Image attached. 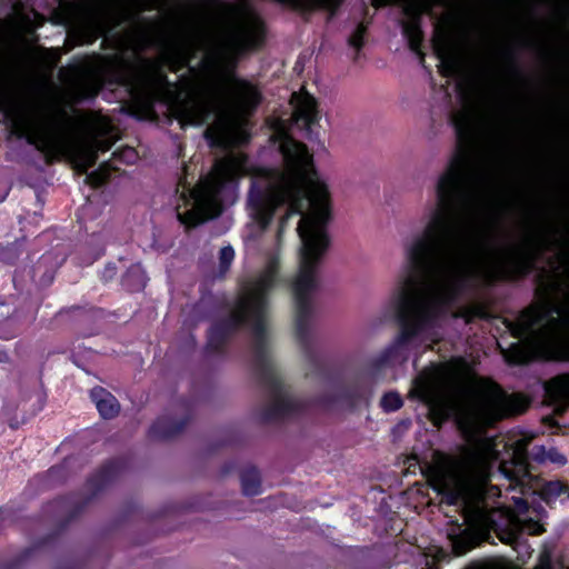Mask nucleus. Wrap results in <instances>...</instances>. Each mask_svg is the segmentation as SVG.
I'll use <instances>...</instances> for the list:
<instances>
[{
  "label": "nucleus",
  "instance_id": "8",
  "mask_svg": "<svg viewBox=\"0 0 569 569\" xmlns=\"http://www.w3.org/2000/svg\"><path fill=\"white\" fill-rule=\"evenodd\" d=\"M276 266L270 264L241 298L236 317L238 320L260 321L267 312L268 292L274 283Z\"/></svg>",
  "mask_w": 569,
  "mask_h": 569
},
{
  "label": "nucleus",
  "instance_id": "9",
  "mask_svg": "<svg viewBox=\"0 0 569 569\" xmlns=\"http://www.w3.org/2000/svg\"><path fill=\"white\" fill-rule=\"evenodd\" d=\"M500 472L519 483L523 482V479L529 476L527 456L523 442H518L512 449L511 461H503L500 465Z\"/></svg>",
  "mask_w": 569,
  "mask_h": 569
},
{
  "label": "nucleus",
  "instance_id": "4",
  "mask_svg": "<svg viewBox=\"0 0 569 569\" xmlns=\"http://www.w3.org/2000/svg\"><path fill=\"white\" fill-rule=\"evenodd\" d=\"M272 138L279 143L282 169H256L248 197V211L261 229L273 214L286 210L284 220L300 213L298 233L301 240L298 274L293 293L298 300L309 293L317 283V264L328 247L326 223L330 214V187L313 167L312 156L306 146L291 139L286 124L277 121Z\"/></svg>",
  "mask_w": 569,
  "mask_h": 569
},
{
  "label": "nucleus",
  "instance_id": "10",
  "mask_svg": "<svg viewBox=\"0 0 569 569\" xmlns=\"http://www.w3.org/2000/svg\"><path fill=\"white\" fill-rule=\"evenodd\" d=\"M290 101L293 107V117L296 120H302L306 124H310L316 120V100L308 92L300 91L293 93Z\"/></svg>",
  "mask_w": 569,
  "mask_h": 569
},
{
  "label": "nucleus",
  "instance_id": "15",
  "mask_svg": "<svg viewBox=\"0 0 569 569\" xmlns=\"http://www.w3.org/2000/svg\"><path fill=\"white\" fill-rule=\"evenodd\" d=\"M366 32V28L363 24H359L352 36L349 39V43L356 49H360L363 43V36Z\"/></svg>",
  "mask_w": 569,
  "mask_h": 569
},
{
  "label": "nucleus",
  "instance_id": "1",
  "mask_svg": "<svg viewBox=\"0 0 569 569\" xmlns=\"http://www.w3.org/2000/svg\"><path fill=\"white\" fill-rule=\"evenodd\" d=\"M459 149L433 184V203L421 233L403 247V263L390 306L401 332L390 349L398 352L429 330L438 305L456 297L475 277H489L511 264L519 248L480 242L488 207V179L475 154L483 127L481 110L466 103L453 118Z\"/></svg>",
  "mask_w": 569,
  "mask_h": 569
},
{
  "label": "nucleus",
  "instance_id": "24",
  "mask_svg": "<svg viewBox=\"0 0 569 569\" xmlns=\"http://www.w3.org/2000/svg\"><path fill=\"white\" fill-rule=\"evenodd\" d=\"M556 461H559V462H563L565 461V458L563 457H559V459H555Z\"/></svg>",
  "mask_w": 569,
  "mask_h": 569
},
{
  "label": "nucleus",
  "instance_id": "22",
  "mask_svg": "<svg viewBox=\"0 0 569 569\" xmlns=\"http://www.w3.org/2000/svg\"><path fill=\"white\" fill-rule=\"evenodd\" d=\"M90 180H92V182H93L94 184H98V183H101V182H102V179H100V180H96L94 174H91V176H90Z\"/></svg>",
  "mask_w": 569,
  "mask_h": 569
},
{
  "label": "nucleus",
  "instance_id": "2",
  "mask_svg": "<svg viewBox=\"0 0 569 569\" xmlns=\"http://www.w3.org/2000/svg\"><path fill=\"white\" fill-rule=\"evenodd\" d=\"M413 392L429 405L435 423L455 416L469 441L458 457L435 453L428 480L447 503H461L469 530L477 539H485L497 526L498 512H489L481 500L490 463L498 455L496 442L479 433L498 419L522 412L528 401L506 395L491 381L469 379L465 363L459 360L425 371Z\"/></svg>",
  "mask_w": 569,
  "mask_h": 569
},
{
  "label": "nucleus",
  "instance_id": "20",
  "mask_svg": "<svg viewBox=\"0 0 569 569\" xmlns=\"http://www.w3.org/2000/svg\"><path fill=\"white\" fill-rule=\"evenodd\" d=\"M471 547H472V545L468 546L467 548H460L458 540L453 542V548H455L456 552L459 555L466 552Z\"/></svg>",
  "mask_w": 569,
  "mask_h": 569
},
{
  "label": "nucleus",
  "instance_id": "19",
  "mask_svg": "<svg viewBox=\"0 0 569 569\" xmlns=\"http://www.w3.org/2000/svg\"><path fill=\"white\" fill-rule=\"evenodd\" d=\"M536 569H550V558L548 555H542L540 557V562Z\"/></svg>",
  "mask_w": 569,
  "mask_h": 569
},
{
  "label": "nucleus",
  "instance_id": "26",
  "mask_svg": "<svg viewBox=\"0 0 569 569\" xmlns=\"http://www.w3.org/2000/svg\"><path fill=\"white\" fill-rule=\"evenodd\" d=\"M373 6H379L377 0H373Z\"/></svg>",
  "mask_w": 569,
  "mask_h": 569
},
{
  "label": "nucleus",
  "instance_id": "3",
  "mask_svg": "<svg viewBox=\"0 0 569 569\" xmlns=\"http://www.w3.org/2000/svg\"><path fill=\"white\" fill-rule=\"evenodd\" d=\"M261 33V21L249 6L229 7L212 30L189 34L170 54V63L179 69L201 53L202 74L179 112L188 124H201L212 116L213 123L206 136L214 146L238 144L248 139V116L259 103L260 94L256 87L236 78L232 61L239 51L257 44Z\"/></svg>",
  "mask_w": 569,
  "mask_h": 569
},
{
  "label": "nucleus",
  "instance_id": "6",
  "mask_svg": "<svg viewBox=\"0 0 569 569\" xmlns=\"http://www.w3.org/2000/svg\"><path fill=\"white\" fill-rule=\"evenodd\" d=\"M536 353L569 360V310L555 306L549 299L521 313L511 328ZM550 400L569 403V375L556 377L546 387Z\"/></svg>",
  "mask_w": 569,
  "mask_h": 569
},
{
  "label": "nucleus",
  "instance_id": "25",
  "mask_svg": "<svg viewBox=\"0 0 569 569\" xmlns=\"http://www.w3.org/2000/svg\"><path fill=\"white\" fill-rule=\"evenodd\" d=\"M425 9H426V6L423 4V7L419 9V12L423 11Z\"/></svg>",
  "mask_w": 569,
  "mask_h": 569
},
{
  "label": "nucleus",
  "instance_id": "18",
  "mask_svg": "<svg viewBox=\"0 0 569 569\" xmlns=\"http://www.w3.org/2000/svg\"><path fill=\"white\" fill-rule=\"evenodd\" d=\"M442 64H443V72L447 76H451L456 72V66L453 63H449V61L447 59L442 60Z\"/></svg>",
  "mask_w": 569,
  "mask_h": 569
},
{
  "label": "nucleus",
  "instance_id": "11",
  "mask_svg": "<svg viewBox=\"0 0 569 569\" xmlns=\"http://www.w3.org/2000/svg\"><path fill=\"white\" fill-rule=\"evenodd\" d=\"M91 397L98 411L103 418H112L119 412V403L117 399L104 389H93Z\"/></svg>",
  "mask_w": 569,
  "mask_h": 569
},
{
  "label": "nucleus",
  "instance_id": "7",
  "mask_svg": "<svg viewBox=\"0 0 569 569\" xmlns=\"http://www.w3.org/2000/svg\"><path fill=\"white\" fill-rule=\"evenodd\" d=\"M244 171L246 159L240 153H231L219 160L211 173L184 200L188 208L178 211L180 222L190 228L216 217L220 212L221 194L229 190L228 183Z\"/></svg>",
  "mask_w": 569,
  "mask_h": 569
},
{
  "label": "nucleus",
  "instance_id": "13",
  "mask_svg": "<svg viewBox=\"0 0 569 569\" xmlns=\"http://www.w3.org/2000/svg\"><path fill=\"white\" fill-rule=\"evenodd\" d=\"M380 403L385 411H395L402 406V399L397 392H388L381 398Z\"/></svg>",
  "mask_w": 569,
  "mask_h": 569
},
{
  "label": "nucleus",
  "instance_id": "16",
  "mask_svg": "<svg viewBox=\"0 0 569 569\" xmlns=\"http://www.w3.org/2000/svg\"><path fill=\"white\" fill-rule=\"evenodd\" d=\"M562 488L559 482H550L543 489V495L546 498H550L551 496H557L561 492Z\"/></svg>",
  "mask_w": 569,
  "mask_h": 569
},
{
  "label": "nucleus",
  "instance_id": "14",
  "mask_svg": "<svg viewBox=\"0 0 569 569\" xmlns=\"http://www.w3.org/2000/svg\"><path fill=\"white\" fill-rule=\"evenodd\" d=\"M259 481L254 473L242 479V488L247 495H254L258 491Z\"/></svg>",
  "mask_w": 569,
  "mask_h": 569
},
{
  "label": "nucleus",
  "instance_id": "17",
  "mask_svg": "<svg viewBox=\"0 0 569 569\" xmlns=\"http://www.w3.org/2000/svg\"><path fill=\"white\" fill-rule=\"evenodd\" d=\"M233 257H234V251L232 248L224 247L221 249L220 260H221L222 264L229 266L231 263V261L233 260Z\"/></svg>",
  "mask_w": 569,
  "mask_h": 569
},
{
  "label": "nucleus",
  "instance_id": "5",
  "mask_svg": "<svg viewBox=\"0 0 569 569\" xmlns=\"http://www.w3.org/2000/svg\"><path fill=\"white\" fill-rule=\"evenodd\" d=\"M0 109L14 131L48 156H67L81 172L96 163L97 152L107 151L116 141L113 127L103 116L50 112L17 101L0 78Z\"/></svg>",
  "mask_w": 569,
  "mask_h": 569
},
{
  "label": "nucleus",
  "instance_id": "12",
  "mask_svg": "<svg viewBox=\"0 0 569 569\" xmlns=\"http://www.w3.org/2000/svg\"><path fill=\"white\" fill-rule=\"evenodd\" d=\"M418 13H412L403 26V31L409 40L412 50H417L421 41V31L417 18Z\"/></svg>",
  "mask_w": 569,
  "mask_h": 569
},
{
  "label": "nucleus",
  "instance_id": "21",
  "mask_svg": "<svg viewBox=\"0 0 569 569\" xmlns=\"http://www.w3.org/2000/svg\"><path fill=\"white\" fill-rule=\"evenodd\" d=\"M279 2L287 3V4H299V0H278Z\"/></svg>",
  "mask_w": 569,
  "mask_h": 569
},
{
  "label": "nucleus",
  "instance_id": "23",
  "mask_svg": "<svg viewBox=\"0 0 569 569\" xmlns=\"http://www.w3.org/2000/svg\"><path fill=\"white\" fill-rule=\"evenodd\" d=\"M517 506H518V509H519V510H522V508H523V503H522V501H518V502H517Z\"/></svg>",
  "mask_w": 569,
  "mask_h": 569
}]
</instances>
